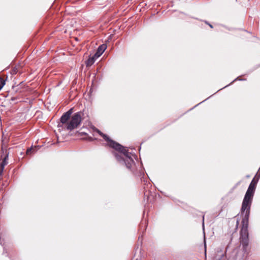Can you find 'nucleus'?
I'll return each instance as SVG.
<instances>
[{"label": "nucleus", "mask_w": 260, "mask_h": 260, "mask_svg": "<svg viewBox=\"0 0 260 260\" xmlns=\"http://www.w3.org/2000/svg\"><path fill=\"white\" fill-rule=\"evenodd\" d=\"M97 132L107 141V144L110 147L119 151V154H115V157L119 162L121 165H124L127 169H131L134 164L133 157H135V155L131 152H128L125 148L112 141L107 136L103 134L100 131L98 130Z\"/></svg>", "instance_id": "1"}, {"label": "nucleus", "mask_w": 260, "mask_h": 260, "mask_svg": "<svg viewBox=\"0 0 260 260\" xmlns=\"http://www.w3.org/2000/svg\"><path fill=\"white\" fill-rule=\"evenodd\" d=\"M206 243H205V247H206Z\"/></svg>", "instance_id": "14"}, {"label": "nucleus", "mask_w": 260, "mask_h": 260, "mask_svg": "<svg viewBox=\"0 0 260 260\" xmlns=\"http://www.w3.org/2000/svg\"><path fill=\"white\" fill-rule=\"evenodd\" d=\"M106 48H107V46L105 44H103L100 45L98 47L95 53L94 54L95 57H97V58L99 57L105 51Z\"/></svg>", "instance_id": "7"}, {"label": "nucleus", "mask_w": 260, "mask_h": 260, "mask_svg": "<svg viewBox=\"0 0 260 260\" xmlns=\"http://www.w3.org/2000/svg\"><path fill=\"white\" fill-rule=\"evenodd\" d=\"M203 219H204V217L203 216ZM203 221H204V220H203ZM204 222H203V226L204 227Z\"/></svg>", "instance_id": "11"}, {"label": "nucleus", "mask_w": 260, "mask_h": 260, "mask_svg": "<svg viewBox=\"0 0 260 260\" xmlns=\"http://www.w3.org/2000/svg\"><path fill=\"white\" fill-rule=\"evenodd\" d=\"M82 113L77 112L74 114L67 124V129L72 131L77 128L82 121Z\"/></svg>", "instance_id": "3"}, {"label": "nucleus", "mask_w": 260, "mask_h": 260, "mask_svg": "<svg viewBox=\"0 0 260 260\" xmlns=\"http://www.w3.org/2000/svg\"><path fill=\"white\" fill-rule=\"evenodd\" d=\"M97 57H95V55H94L92 56H90L88 60L86 61V64L87 66H91L92 64H93L95 60L97 59Z\"/></svg>", "instance_id": "8"}, {"label": "nucleus", "mask_w": 260, "mask_h": 260, "mask_svg": "<svg viewBox=\"0 0 260 260\" xmlns=\"http://www.w3.org/2000/svg\"><path fill=\"white\" fill-rule=\"evenodd\" d=\"M34 148H30L28 149L27 150V151H26V154H30L31 152L32 151H34Z\"/></svg>", "instance_id": "10"}, {"label": "nucleus", "mask_w": 260, "mask_h": 260, "mask_svg": "<svg viewBox=\"0 0 260 260\" xmlns=\"http://www.w3.org/2000/svg\"><path fill=\"white\" fill-rule=\"evenodd\" d=\"M73 112V109H70L68 111L66 112L60 118V122L62 124H66V126L67 127V124L69 122L68 120L71 116Z\"/></svg>", "instance_id": "6"}, {"label": "nucleus", "mask_w": 260, "mask_h": 260, "mask_svg": "<svg viewBox=\"0 0 260 260\" xmlns=\"http://www.w3.org/2000/svg\"><path fill=\"white\" fill-rule=\"evenodd\" d=\"M5 81L2 78H0V90L2 89V88L5 85Z\"/></svg>", "instance_id": "9"}, {"label": "nucleus", "mask_w": 260, "mask_h": 260, "mask_svg": "<svg viewBox=\"0 0 260 260\" xmlns=\"http://www.w3.org/2000/svg\"><path fill=\"white\" fill-rule=\"evenodd\" d=\"M209 26L212 28V25L210 24Z\"/></svg>", "instance_id": "12"}, {"label": "nucleus", "mask_w": 260, "mask_h": 260, "mask_svg": "<svg viewBox=\"0 0 260 260\" xmlns=\"http://www.w3.org/2000/svg\"><path fill=\"white\" fill-rule=\"evenodd\" d=\"M59 126H62V125H60V124H58Z\"/></svg>", "instance_id": "13"}, {"label": "nucleus", "mask_w": 260, "mask_h": 260, "mask_svg": "<svg viewBox=\"0 0 260 260\" xmlns=\"http://www.w3.org/2000/svg\"><path fill=\"white\" fill-rule=\"evenodd\" d=\"M257 182V180H256L254 178H253L251 182L243 201L244 205L247 204V203L250 204L252 203Z\"/></svg>", "instance_id": "2"}, {"label": "nucleus", "mask_w": 260, "mask_h": 260, "mask_svg": "<svg viewBox=\"0 0 260 260\" xmlns=\"http://www.w3.org/2000/svg\"><path fill=\"white\" fill-rule=\"evenodd\" d=\"M251 204L247 203V204L244 205V202H242L241 207L242 214H244V217L242 219V222L243 224V230L247 229L248 224V218L250 214V209Z\"/></svg>", "instance_id": "4"}, {"label": "nucleus", "mask_w": 260, "mask_h": 260, "mask_svg": "<svg viewBox=\"0 0 260 260\" xmlns=\"http://www.w3.org/2000/svg\"><path fill=\"white\" fill-rule=\"evenodd\" d=\"M248 237V233L247 230L246 229L243 230V231H241V243L242 245L244 250L245 251L246 250V248L249 243Z\"/></svg>", "instance_id": "5"}]
</instances>
